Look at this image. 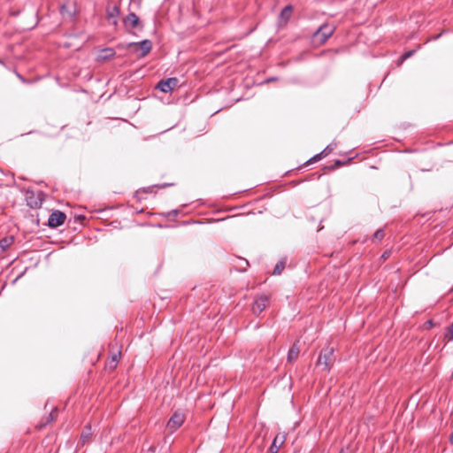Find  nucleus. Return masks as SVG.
I'll return each mask as SVG.
<instances>
[{
	"instance_id": "1",
	"label": "nucleus",
	"mask_w": 453,
	"mask_h": 453,
	"mask_svg": "<svg viewBox=\"0 0 453 453\" xmlns=\"http://www.w3.org/2000/svg\"><path fill=\"white\" fill-rule=\"evenodd\" d=\"M334 362V348H325L321 350L317 361L318 366H323L325 370H328Z\"/></svg>"
},
{
	"instance_id": "2",
	"label": "nucleus",
	"mask_w": 453,
	"mask_h": 453,
	"mask_svg": "<svg viewBox=\"0 0 453 453\" xmlns=\"http://www.w3.org/2000/svg\"><path fill=\"white\" fill-rule=\"evenodd\" d=\"M333 33L334 27L332 26L326 24L322 25L313 35L314 42L319 44H323L332 35Z\"/></svg>"
},
{
	"instance_id": "3",
	"label": "nucleus",
	"mask_w": 453,
	"mask_h": 453,
	"mask_svg": "<svg viewBox=\"0 0 453 453\" xmlns=\"http://www.w3.org/2000/svg\"><path fill=\"white\" fill-rule=\"evenodd\" d=\"M66 219V216L64 212L60 211H53L48 219V225L50 227H58L60 226L65 223V220Z\"/></svg>"
},
{
	"instance_id": "4",
	"label": "nucleus",
	"mask_w": 453,
	"mask_h": 453,
	"mask_svg": "<svg viewBox=\"0 0 453 453\" xmlns=\"http://www.w3.org/2000/svg\"><path fill=\"white\" fill-rule=\"evenodd\" d=\"M129 47H134L135 50H141L139 57L143 58L150 51L152 43L150 40H143L140 42H132Z\"/></svg>"
},
{
	"instance_id": "5",
	"label": "nucleus",
	"mask_w": 453,
	"mask_h": 453,
	"mask_svg": "<svg viewBox=\"0 0 453 453\" xmlns=\"http://www.w3.org/2000/svg\"><path fill=\"white\" fill-rule=\"evenodd\" d=\"M177 78H168L166 80H162L157 85V88L164 93L171 92L175 87L178 85Z\"/></svg>"
},
{
	"instance_id": "6",
	"label": "nucleus",
	"mask_w": 453,
	"mask_h": 453,
	"mask_svg": "<svg viewBox=\"0 0 453 453\" xmlns=\"http://www.w3.org/2000/svg\"><path fill=\"white\" fill-rule=\"evenodd\" d=\"M269 302L268 296H261L257 297L252 306V311L255 314H260L267 306Z\"/></svg>"
},
{
	"instance_id": "7",
	"label": "nucleus",
	"mask_w": 453,
	"mask_h": 453,
	"mask_svg": "<svg viewBox=\"0 0 453 453\" xmlns=\"http://www.w3.org/2000/svg\"><path fill=\"white\" fill-rule=\"evenodd\" d=\"M184 415L180 412H175L167 423V427L173 431L178 429L184 422Z\"/></svg>"
},
{
	"instance_id": "8",
	"label": "nucleus",
	"mask_w": 453,
	"mask_h": 453,
	"mask_svg": "<svg viewBox=\"0 0 453 453\" xmlns=\"http://www.w3.org/2000/svg\"><path fill=\"white\" fill-rule=\"evenodd\" d=\"M119 13V8L117 5L109 6L107 8V19L110 23L113 25H117L118 23V16Z\"/></svg>"
},
{
	"instance_id": "9",
	"label": "nucleus",
	"mask_w": 453,
	"mask_h": 453,
	"mask_svg": "<svg viewBox=\"0 0 453 453\" xmlns=\"http://www.w3.org/2000/svg\"><path fill=\"white\" fill-rule=\"evenodd\" d=\"M139 22L140 20L138 16L134 12L129 13L124 19L126 27L130 28L137 27L139 26Z\"/></svg>"
},
{
	"instance_id": "10",
	"label": "nucleus",
	"mask_w": 453,
	"mask_h": 453,
	"mask_svg": "<svg viewBox=\"0 0 453 453\" xmlns=\"http://www.w3.org/2000/svg\"><path fill=\"white\" fill-rule=\"evenodd\" d=\"M285 441L284 434H277L273 439V444L271 445L270 451L271 453H277L279 449Z\"/></svg>"
},
{
	"instance_id": "11",
	"label": "nucleus",
	"mask_w": 453,
	"mask_h": 453,
	"mask_svg": "<svg viewBox=\"0 0 453 453\" xmlns=\"http://www.w3.org/2000/svg\"><path fill=\"white\" fill-rule=\"evenodd\" d=\"M299 352H300V349H299V347L297 346V343H294V345L291 347V349H289V351L288 353V357H287L288 361L292 363L295 360H296L298 357Z\"/></svg>"
},
{
	"instance_id": "12",
	"label": "nucleus",
	"mask_w": 453,
	"mask_h": 453,
	"mask_svg": "<svg viewBox=\"0 0 453 453\" xmlns=\"http://www.w3.org/2000/svg\"><path fill=\"white\" fill-rule=\"evenodd\" d=\"M114 55H115V51L113 49L106 48L101 51L99 58L101 59L106 60V59L111 58Z\"/></svg>"
},
{
	"instance_id": "13",
	"label": "nucleus",
	"mask_w": 453,
	"mask_h": 453,
	"mask_svg": "<svg viewBox=\"0 0 453 453\" xmlns=\"http://www.w3.org/2000/svg\"><path fill=\"white\" fill-rule=\"evenodd\" d=\"M285 268V261H280L276 264L274 269H273V274L274 275H278V274H280L281 272L284 270Z\"/></svg>"
},
{
	"instance_id": "14",
	"label": "nucleus",
	"mask_w": 453,
	"mask_h": 453,
	"mask_svg": "<svg viewBox=\"0 0 453 453\" xmlns=\"http://www.w3.org/2000/svg\"><path fill=\"white\" fill-rule=\"evenodd\" d=\"M444 339L448 342L453 341V321L452 324L447 328V331L444 334Z\"/></svg>"
},
{
	"instance_id": "15",
	"label": "nucleus",
	"mask_w": 453,
	"mask_h": 453,
	"mask_svg": "<svg viewBox=\"0 0 453 453\" xmlns=\"http://www.w3.org/2000/svg\"><path fill=\"white\" fill-rule=\"evenodd\" d=\"M292 13V7L290 5H288L286 6L282 11H281V17L282 18H286V19H288L289 16L291 15Z\"/></svg>"
},
{
	"instance_id": "16",
	"label": "nucleus",
	"mask_w": 453,
	"mask_h": 453,
	"mask_svg": "<svg viewBox=\"0 0 453 453\" xmlns=\"http://www.w3.org/2000/svg\"><path fill=\"white\" fill-rule=\"evenodd\" d=\"M12 242V239L4 238L0 241V247L3 250H5L7 247H9L11 245Z\"/></svg>"
},
{
	"instance_id": "17",
	"label": "nucleus",
	"mask_w": 453,
	"mask_h": 453,
	"mask_svg": "<svg viewBox=\"0 0 453 453\" xmlns=\"http://www.w3.org/2000/svg\"><path fill=\"white\" fill-rule=\"evenodd\" d=\"M336 148V143H331L326 147V149L322 151L325 156L330 154Z\"/></svg>"
},
{
	"instance_id": "18",
	"label": "nucleus",
	"mask_w": 453,
	"mask_h": 453,
	"mask_svg": "<svg viewBox=\"0 0 453 453\" xmlns=\"http://www.w3.org/2000/svg\"><path fill=\"white\" fill-rule=\"evenodd\" d=\"M384 237V232L382 229L377 230L373 234V239L380 241Z\"/></svg>"
},
{
	"instance_id": "19",
	"label": "nucleus",
	"mask_w": 453,
	"mask_h": 453,
	"mask_svg": "<svg viewBox=\"0 0 453 453\" xmlns=\"http://www.w3.org/2000/svg\"><path fill=\"white\" fill-rule=\"evenodd\" d=\"M414 53V51H408L406 52L405 54H403L402 57H401V63L403 61H404L405 59H407L408 58H410L411 56H412V54Z\"/></svg>"
},
{
	"instance_id": "20",
	"label": "nucleus",
	"mask_w": 453,
	"mask_h": 453,
	"mask_svg": "<svg viewBox=\"0 0 453 453\" xmlns=\"http://www.w3.org/2000/svg\"><path fill=\"white\" fill-rule=\"evenodd\" d=\"M323 157H326V156L324 155V153L320 152V153H319V154L315 155V156L312 157V160H313V161H318V160L321 159Z\"/></svg>"
},
{
	"instance_id": "21",
	"label": "nucleus",
	"mask_w": 453,
	"mask_h": 453,
	"mask_svg": "<svg viewBox=\"0 0 453 453\" xmlns=\"http://www.w3.org/2000/svg\"><path fill=\"white\" fill-rule=\"evenodd\" d=\"M81 440H82L83 442L87 441L88 440V434L83 433L81 434Z\"/></svg>"
},
{
	"instance_id": "22",
	"label": "nucleus",
	"mask_w": 453,
	"mask_h": 453,
	"mask_svg": "<svg viewBox=\"0 0 453 453\" xmlns=\"http://www.w3.org/2000/svg\"><path fill=\"white\" fill-rule=\"evenodd\" d=\"M119 355H120L119 351L118 353H116V354H113L112 357H111L112 361L113 362H117L118 361V357H119Z\"/></svg>"
},
{
	"instance_id": "23",
	"label": "nucleus",
	"mask_w": 453,
	"mask_h": 453,
	"mask_svg": "<svg viewBox=\"0 0 453 453\" xmlns=\"http://www.w3.org/2000/svg\"><path fill=\"white\" fill-rule=\"evenodd\" d=\"M426 324L428 325L427 327H430V326H433V321L432 320H428Z\"/></svg>"
},
{
	"instance_id": "24",
	"label": "nucleus",
	"mask_w": 453,
	"mask_h": 453,
	"mask_svg": "<svg viewBox=\"0 0 453 453\" xmlns=\"http://www.w3.org/2000/svg\"><path fill=\"white\" fill-rule=\"evenodd\" d=\"M449 441H450V443L453 445V434L450 435Z\"/></svg>"
},
{
	"instance_id": "25",
	"label": "nucleus",
	"mask_w": 453,
	"mask_h": 453,
	"mask_svg": "<svg viewBox=\"0 0 453 453\" xmlns=\"http://www.w3.org/2000/svg\"><path fill=\"white\" fill-rule=\"evenodd\" d=\"M50 417H51V419H54V418H55V414H54V412H51V413H50Z\"/></svg>"
},
{
	"instance_id": "26",
	"label": "nucleus",
	"mask_w": 453,
	"mask_h": 453,
	"mask_svg": "<svg viewBox=\"0 0 453 453\" xmlns=\"http://www.w3.org/2000/svg\"><path fill=\"white\" fill-rule=\"evenodd\" d=\"M65 9V5L61 6V12H64V10Z\"/></svg>"
},
{
	"instance_id": "27",
	"label": "nucleus",
	"mask_w": 453,
	"mask_h": 453,
	"mask_svg": "<svg viewBox=\"0 0 453 453\" xmlns=\"http://www.w3.org/2000/svg\"><path fill=\"white\" fill-rule=\"evenodd\" d=\"M340 453H343L342 450Z\"/></svg>"
}]
</instances>
